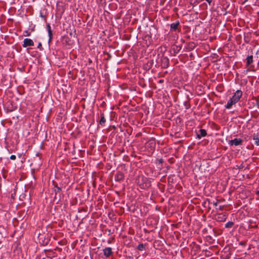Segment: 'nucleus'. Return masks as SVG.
I'll return each mask as SVG.
<instances>
[{
    "label": "nucleus",
    "instance_id": "nucleus-1",
    "mask_svg": "<svg viewBox=\"0 0 259 259\" xmlns=\"http://www.w3.org/2000/svg\"><path fill=\"white\" fill-rule=\"evenodd\" d=\"M242 95V92L240 90H237L231 99L234 101V103H237Z\"/></svg>",
    "mask_w": 259,
    "mask_h": 259
},
{
    "label": "nucleus",
    "instance_id": "nucleus-2",
    "mask_svg": "<svg viewBox=\"0 0 259 259\" xmlns=\"http://www.w3.org/2000/svg\"><path fill=\"white\" fill-rule=\"evenodd\" d=\"M34 46V42L33 40L30 38H25L23 40V44H22V46L24 48H26L27 47H31Z\"/></svg>",
    "mask_w": 259,
    "mask_h": 259
},
{
    "label": "nucleus",
    "instance_id": "nucleus-3",
    "mask_svg": "<svg viewBox=\"0 0 259 259\" xmlns=\"http://www.w3.org/2000/svg\"><path fill=\"white\" fill-rule=\"evenodd\" d=\"M104 255L106 257H109L111 256L113 252L112 251V249L111 247H106L103 249Z\"/></svg>",
    "mask_w": 259,
    "mask_h": 259
},
{
    "label": "nucleus",
    "instance_id": "nucleus-4",
    "mask_svg": "<svg viewBox=\"0 0 259 259\" xmlns=\"http://www.w3.org/2000/svg\"><path fill=\"white\" fill-rule=\"evenodd\" d=\"M242 142V140L240 139H234L229 141V144L231 145L238 146L241 145Z\"/></svg>",
    "mask_w": 259,
    "mask_h": 259
},
{
    "label": "nucleus",
    "instance_id": "nucleus-5",
    "mask_svg": "<svg viewBox=\"0 0 259 259\" xmlns=\"http://www.w3.org/2000/svg\"><path fill=\"white\" fill-rule=\"evenodd\" d=\"M162 65L164 68L168 67L169 65V60L167 57H164L162 59Z\"/></svg>",
    "mask_w": 259,
    "mask_h": 259
},
{
    "label": "nucleus",
    "instance_id": "nucleus-6",
    "mask_svg": "<svg viewBox=\"0 0 259 259\" xmlns=\"http://www.w3.org/2000/svg\"><path fill=\"white\" fill-rule=\"evenodd\" d=\"M206 134V132L205 130L201 129L199 130V133L197 134V137L200 139L202 137H205Z\"/></svg>",
    "mask_w": 259,
    "mask_h": 259
},
{
    "label": "nucleus",
    "instance_id": "nucleus-7",
    "mask_svg": "<svg viewBox=\"0 0 259 259\" xmlns=\"http://www.w3.org/2000/svg\"><path fill=\"white\" fill-rule=\"evenodd\" d=\"M253 140L254 141L255 144L256 145L259 146V134H254Z\"/></svg>",
    "mask_w": 259,
    "mask_h": 259
},
{
    "label": "nucleus",
    "instance_id": "nucleus-8",
    "mask_svg": "<svg viewBox=\"0 0 259 259\" xmlns=\"http://www.w3.org/2000/svg\"><path fill=\"white\" fill-rule=\"evenodd\" d=\"M115 178L117 181H121L124 178V175L122 172H119L116 175Z\"/></svg>",
    "mask_w": 259,
    "mask_h": 259
},
{
    "label": "nucleus",
    "instance_id": "nucleus-9",
    "mask_svg": "<svg viewBox=\"0 0 259 259\" xmlns=\"http://www.w3.org/2000/svg\"><path fill=\"white\" fill-rule=\"evenodd\" d=\"M236 103H234V101L231 99V98L228 101L227 105L225 106L227 109H230L231 108L233 105L235 104Z\"/></svg>",
    "mask_w": 259,
    "mask_h": 259
},
{
    "label": "nucleus",
    "instance_id": "nucleus-10",
    "mask_svg": "<svg viewBox=\"0 0 259 259\" xmlns=\"http://www.w3.org/2000/svg\"><path fill=\"white\" fill-rule=\"evenodd\" d=\"M253 62V56L252 55L248 56L246 58L247 66H249Z\"/></svg>",
    "mask_w": 259,
    "mask_h": 259
},
{
    "label": "nucleus",
    "instance_id": "nucleus-11",
    "mask_svg": "<svg viewBox=\"0 0 259 259\" xmlns=\"http://www.w3.org/2000/svg\"><path fill=\"white\" fill-rule=\"evenodd\" d=\"M180 23L179 21H177L175 23H173L170 25L171 29L174 30H176L178 28V26L179 25Z\"/></svg>",
    "mask_w": 259,
    "mask_h": 259
},
{
    "label": "nucleus",
    "instance_id": "nucleus-12",
    "mask_svg": "<svg viewBox=\"0 0 259 259\" xmlns=\"http://www.w3.org/2000/svg\"><path fill=\"white\" fill-rule=\"evenodd\" d=\"M106 121L105 118L103 114L101 115L100 123L101 125H103Z\"/></svg>",
    "mask_w": 259,
    "mask_h": 259
},
{
    "label": "nucleus",
    "instance_id": "nucleus-13",
    "mask_svg": "<svg viewBox=\"0 0 259 259\" xmlns=\"http://www.w3.org/2000/svg\"><path fill=\"white\" fill-rule=\"evenodd\" d=\"M48 34H49V42H50L52 40V38H53L52 31V30L49 31Z\"/></svg>",
    "mask_w": 259,
    "mask_h": 259
},
{
    "label": "nucleus",
    "instance_id": "nucleus-14",
    "mask_svg": "<svg viewBox=\"0 0 259 259\" xmlns=\"http://www.w3.org/2000/svg\"><path fill=\"white\" fill-rule=\"evenodd\" d=\"M137 248L139 250H143L145 248V245L143 244H140L138 245Z\"/></svg>",
    "mask_w": 259,
    "mask_h": 259
},
{
    "label": "nucleus",
    "instance_id": "nucleus-15",
    "mask_svg": "<svg viewBox=\"0 0 259 259\" xmlns=\"http://www.w3.org/2000/svg\"><path fill=\"white\" fill-rule=\"evenodd\" d=\"M233 225V223L231 222H228L226 224L225 226L226 228H231Z\"/></svg>",
    "mask_w": 259,
    "mask_h": 259
},
{
    "label": "nucleus",
    "instance_id": "nucleus-16",
    "mask_svg": "<svg viewBox=\"0 0 259 259\" xmlns=\"http://www.w3.org/2000/svg\"><path fill=\"white\" fill-rule=\"evenodd\" d=\"M61 189L60 187H58V186L55 187V192L56 194H57V193L60 192L61 191Z\"/></svg>",
    "mask_w": 259,
    "mask_h": 259
},
{
    "label": "nucleus",
    "instance_id": "nucleus-17",
    "mask_svg": "<svg viewBox=\"0 0 259 259\" xmlns=\"http://www.w3.org/2000/svg\"><path fill=\"white\" fill-rule=\"evenodd\" d=\"M31 35V33L28 31L26 30L24 31V35L25 36H29Z\"/></svg>",
    "mask_w": 259,
    "mask_h": 259
},
{
    "label": "nucleus",
    "instance_id": "nucleus-18",
    "mask_svg": "<svg viewBox=\"0 0 259 259\" xmlns=\"http://www.w3.org/2000/svg\"><path fill=\"white\" fill-rule=\"evenodd\" d=\"M38 49H39L40 50H41L42 49V45L41 42H39L38 44V46L37 47Z\"/></svg>",
    "mask_w": 259,
    "mask_h": 259
},
{
    "label": "nucleus",
    "instance_id": "nucleus-19",
    "mask_svg": "<svg viewBox=\"0 0 259 259\" xmlns=\"http://www.w3.org/2000/svg\"><path fill=\"white\" fill-rule=\"evenodd\" d=\"M47 30L48 31H50V30H51V26H50V24H47Z\"/></svg>",
    "mask_w": 259,
    "mask_h": 259
},
{
    "label": "nucleus",
    "instance_id": "nucleus-20",
    "mask_svg": "<svg viewBox=\"0 0 259 259\" xmlns=\"http://www.w3.org/2000/svg\"><path fill=\"white\" fill-rule=\"evenodd\" d=\"M16 156H15V155H12L10 156V159H11V160H15V159H16Z\"/></svg>",
    "mask_w": 259,
    "mask_h": 259
},
{
    "label": "nucleus",
    "instance_id": "nucleus-21",
    "mask_svg": "<svg viewBox=\"0 0 259 259\" xmlns=\"http://www.w3.org/2000/svg\"><path fill=\"white\" fill-rule=\"evenodd\" d=\"M239 244L241 245H245L246 244V242H244V241H241L240 243H239Z\"/></svg>",
    "mask_w": 259,
    "mask_h": 259
},
{
    "label": "nucleus",
    "instance_id": "nucleus-22",
    "mask_svg": "<svg viewBox=\"0 0 259 259\" xmlns=\"http://www.w3.org/2000/svg\"><path fill=\"white\" fill-rule=\"evenodd\" d=\"M49 242V240L47 239L46 241H44V244H45V245H47Z\"/></svg>",
    "mask_w": 259,
    "mask_h": 259
},
{
    "label": "nucleus",
    "instance_id": "nucleus-23",
    "mask_svg": "<svg viewBox=\"0 0 259 259\" xmlns=\"http://www.w3.org/2000/svg\"><path fill=\"white\" fill-rule=\"evenodd\" d=\"M212 203H213V205H214L215 206H217V205H218V202H213Z\"/></svg>",
    "mask_w": 259,
    "mask_h": 259
},
{
    "label": "nucleus",
    "instance_id": "nucleus-24",
    "mask_svg": "<svg viewBox=\"0 0 259 259\" xmlns=\"http://www.w3.org/2000/svg\"><path fill=\"white\" fill-rule=\"evenodd\" d=\"M209 5H210L211 3L212 2V0H206Z\"/></svg>",
    "mask_w": 259,
    "mask_h": 259
},
{
    "label": "nucleus",
    "instance_id": "nucleus-25",
    "mask_svg": "<svg viewBox=\"0 0 259 259\" xmlns=\"http://www.w3.org/2000/svg\"><path fill=\"white\" fill-rule=\"evenodd\" d=\"M223 207H224L223 206H220V208H219V209H220V210H223Z\"/></svg>",
    "mask_w": 259,
    "mask_h": 259
},
{
    "label": "nucleus",
    "instance_id": "nucleus-26",
    "mask_svg": "<svg viewBox=\"0 0 259 259\" xmlns=\"http://www.w3.org/2000/svg\"><path fill=\"white\" fill-rule=\"evenodd\" d=\"M256 194H257V195H259V191H257L256 192Z\"/></svg>",
    "mask_w": 259,
    "mask_h": 259
}]
</instances>
